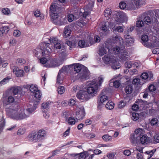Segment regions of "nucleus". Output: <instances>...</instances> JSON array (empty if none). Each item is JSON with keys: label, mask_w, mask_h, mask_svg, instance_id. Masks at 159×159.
I'll return each instance as SVG.
<instances>
[{"label": "nucleus", "mask_w": 159, "mask_h": 159, "mask_svg": "<svg viewBox=\"0 0 159 159\" xmlns=\"http://www.w3.org/2000/svg\"><path fill=\"white\" fill-rule=\"evenodd\" d=\"M120 84V82L119 80H116L113 82V86L115 88H116L119 87Z\"/></svg>", "instance_id": "obj_64"}, {"label": "nucleus", "mask_w": 159, "mask_h": 159, "mask_svg": "<svg viewBox=\"0 0 159 159\" xmlns=\"http://www.w3.org/2000/svg\"><path fill=\"white\" fill-rule=\"evenodd\" d=\"M148 89L150 92H153L156 89V87L153 84H150L148 88Z\"/></svg>", "instance_id": "obj_62"}, {"label": "nucleus", "mask_w": 159, "mask_h": 159, "mask_svg": "<svg viewBox=\"0 0 159 159\" xmlns=\"http://www.w3.org/2000/svg\"><path fill=\"white\" fill-rule=\"evenodd\" d=\"M102 138L106 142L111 141L112 139V138L111 136L108 134H105L103 135V136H102Z\"/></svg>", "instance_id": "obj_43"}, {"label": "nucleus", "mask_w": 159, "mask_h": 159, "mask_svg": "<svg viewBox=\"0 0 159 159\" xmlns=\"http://www.w3.org/2000/svg\"><path fill=\"white\" fill-rule=\"evenodd\" d=\"M112 23L110 22H106L104 23V24L102 26L101 29L104 32L106 33H109L110 30H109V28L111 29L110 27V25Z\"/></svg>", "instance_id": "obj_20"}, {"label": "nucleus", "mask_w": 159, "mask_h": 159, "mask_svg": "<svg viewBox=\"0 0 159 159\" xmlns=\"http://www.w3.org/2000/svg\"><path fill=\"white\" fill-rule=\"evenodd\" d=\"M155 15L157 18H158L159 20L157 19L155 21V22L157 24H159V9L156 10L155 11Z\"/></svg>", "instance_id": "obj_59"}, {"label": "nucleus", "mask_w": 159, "mask_h": 159, "mask_svg": "<svg viewBox=\"0 0 159 159\" xmlns=\"http://www.w3.org/2000/svg\"><path fill=\"white\" fill-rule=\"evenodd\" d=\"M52 19L53 20V22H55V20H57V19L59 15L57 13H53L52 14L50 15Z\"/></svg>", "instance_id": "obj_47"}, {"label": "nucleus", "mask_w": 159, "mask_h": 159, "mask_svg": "<svg viewBox=\"0 0 159 159\" xmlns=\"http://www.w3.org/2000/svg\"><path fill=\"white\" fill-rule=\"evenodd\" d=\"M111 13L112 12L111 9L107 8L105 10L104 14L105 17H108L111 15Z\"/></svg>", "instance_id": "obj_53"}, {"label": "nucleus", "mask_w": 159, "mask_h": 159, "mask_svg": "<svg viewBox=\"0 0 159 159\" xmlns=\"http://www.w3.org/2000/svg\"><path fill=\"white\" fill-rule=\"evenodd\" d=\"M153 75L151 72L143 73L141 75V77L142 79L147 81L152 80L153 78Z\"/></svg>", "instance_id": "obj_19"}, {"label": "nucleus", "mask_w": 159, "mask_h": 159, "mask_svg": "<svg viewBox=\"0 0 159 159\" xmlns=\"http://www.w3.org/2000/svg\"><path fill=\"white\" fill-rule=\"evenodd\" d=\"M144 23L147 25L150 24L151 20L149 16H146L143 19Z\"/></svg>", "instance_id": "obj_54"}, {"label": "nucleus", "mask_w": 159, "mask_h": 159, "mask_svg": "<svg viewBox=\"0 0 159 159\" xmlns=\"http://www.w3.org/2000/svg\"><path fill=\"white\" fill-rule=\"evenodd\" d=\"M137 137H136L134 134H132L131 135L130 137V140L131 142L133 144H136L137 142Z\"/></svg>", "instance_id": "obj_42"}, {"label": "nucleus", "mask_w": 159, "mask_h": 159, "mask_svg": "<svg viewBox=\"0 0 159 159\" xmlns=\"http://www.w3.org/2000/svg\"><path fill=\"white\" fill-rule=\"evenodd\" d=\"M75 19V16L73 14H70L68 16V20L69 22H71Z\"/></svg>", "instance_id": "obj_61"}, {"label": "nucleus", "mask_w": 159, "mask_h": 159, "mask_svg": "<svg viewBox=\"0 0 159 159\" xmlns=\"http://www.w3.org/2000/svg\"><path fill=\"white\" fill-rule=\"evenodd\" d=\"M57 91L58 94H62L65 93V88L64 86H60L57 89Z\"/></svg>", "instance_id": "obj_39"}, {"label": "nucleus", "mask_w": 159, "mask_h": 159, "mask_svg": "<svg viewBox=\"0 0 159 159\" xmlns=\"http://www.w3.org/2000/svg\"><path fill=\"white\" fill-rule=\"evenodd\" d=\"M113 43L121 44L123 43V39L120 36L116 35L113 37L111 39L108 40L105 43L106 49L102 46H100L98 54L102 57L107 52L108 54L102 58L104 63L108 66H111L114 70L118 69L120 67V64L116 60V57L113 55V48H111L112 42Z\"/></svg>", "instance_id": "obj_1"}, {"label": "nucleus", "mask_w": 159, "mask_h": 159, "mask_svg": "<svg viewBox=\"0 0 159 159\" xmlns=\"http://www.w3.org/2000/svg\"><path fill=\"white\" fill-rule=\"evenodd\" d=\"M88 156V152L85 151L80 153H77L75 155V157H78L79 159H84Z\"/></svg>", "instance_id": "obj_28"}, {"label": "nucleus", "mask_w": 159, "mask_h": 159, "mask_svg": "<svg viewBox=\"0 0 159 159\" xmlns=\"http://www.w3.org/2000/svg\"><path fill=\"white\" fill-rule=\"evenodd\" d=\"M139 114L135 112L133 113L132 114L131 119L133 120L136 121L139 119Z\"/></svg>", "instance_id": "obj_49"}, {"label": "nucleus", "mask_w": 159, "mask_h": 159, "mask_svg": "<svg viewBox=\"0 0 159 159\" xmlns=\"http://www.w3.org/2000/svg\"><path fill=\"white\" fill-rule=\"evenodd\" d=\"M50 43L54 44V48L56 49H59L58 52L62 57H65L67 55V52L66 48L62 47L61 43L58 42V39L57 38L53 37L50 39Z\"/></svg>", "instance_id": "obj_7"}, {"label": "nucleus", "mask_w": 159, "mask_h": 159, "mask_svg": "<svg viewBox=\"0 0 159 159\" xmlns=\"http://www.w3.org/2000/svg\"><path fill=\"white\" fill-rule=\"evenodd\" d=\"M125 42L126 43V45L127 46H129L134 43V38L133 37L129 38L128 40V39L127 40H125Z\"/></svg>", "instance_id": "obj_45"}, {"label": "nucleus", "mask_w": 159, "mask_h": 159, "mask_svg": "<svg viewBox=\"0 0 159 159\" xmlns=\"http://www.w3.org/2000/svg\"><path fill=\"white\" fill-rule=\"evenodd\" d=\"M140 141L142 144H147L149 142V139L146 135H143L140 137Z\"/></svg>", "instance_id": "obj_26"}, {"label": "nucleus", "mask_w": 159, "mask_h": 159, "mask_svg": "<svg viewBox=\"0 0 159 159\" xmlns=\"http://www.w3.org/2000/svg\"><path fill=\"white\" fill-rule=\"evenodd\" d=\"M68 124L70 125H74L76 122V120L73 117H70L67 120Z\"/></svg>", "instance_id": "obj_41"}, {"label": "nucleus", "mask_w": 159, "mask_h": 159, "mask_svg": "<svg viewBox=\"0 0 159 159\" xmlns=\"http://www.w3.org/2000/svg\"><path fill=\"white\" fill-rule=\"evenodd\" d=\"M144 0H128L127 3L121 2L119 4V7L121 9H124L126 7L128 9L133 10L137 7H141L145 4Z\"/></svg>", "instance_id": "obj_4"}, {"label": "nucleus", "mask_w": 159, "mask_h": 159, "mask_svg": "<svg viewBox=\"0 0 159 159\" xmlns=\"http://www.w3.org/2000/svg\"><path fill=\"white\" fill-rule=\"evenodd\" d=\"M43 112L44 117L46 119H48L50 116L49 111Z\"/></svg>", "instance_id": "obj_58"}, {"label": "nucleus", "mask_w": 159, "mask_h": 159, "mask_svg": "<svg viewBox=\"0 0 159 159\" xmlns=\"http://www.w3.org/2000/svg\"><path fill=\"white\" fill-rule=\"evenodd\" d=\"M10 79H11V78L9 77H7L4 78L0 82V86H2L7 83Z\"/></svg>", "instance_id": "obj_44"}, {"label": "nucleus", "mask_w": 159, "mask_h": 159, "mask_svg": "<svg viewBox=\"0 0 159 159\" xmlns=\"http://www.w3.org/2000/svg\"><path fill=\"white\" fill-rule=\"evenodd\" d=\"M12 71L17 77H22L24 75L23 70L21 69H19V68L16 66H14L12 68Z\"/></svg>", "instance_id": "obj_18"}, {"label": "nucleus", "mask_w": 159, "mask_h": 159, "mask_svg": "<svg viewBox=\"0 0 159 159\" xmlns=\"http://www.w3.org/2000/svg\"><path fill=\"white\" fill-rule=\"evenodd\" d=\"M113 55H116L122 61L127 60L129 57V52L124 49H120L119 47L113 48Z\"/></svg>", "instance_id": "obj_6"}, {"label": "nucleus", "mask_w": 159, "mask_h": 159, "mask_svg": "<svg viewBox=\"0 0 159 159\" xmlns=\"http://www.w3.org/2000/svg\"><path fill=\"white\" fill-rule=\"evenodd\" d=\"M11 90L13 94L14 95H16L20 92L22 90V88L21 87L18 86L13 87L11 88Z\"/></svg>", "instance_id": "obj_33"}, {"label": "nucleus", "mask_w": 159, "mask_h": 159, "mask_svg": "<svg viewBox=\"0 0 159 159\" xmlns=\"http://www.w3.org/2000/svg\"><path fill=\"white\" fill-rule=\"evenodd\" d=\"M86 87L84 88L83 90H80L77 93L76 97L80 100L83 101L87 100L90 98L89 94H88L86 90Z\"/></svg>", "instance_id": "obj_12"}, {"label": "nucleus", "mask_w": 159, "mask_h": 159, "mask_svg": "<svg viewBox=\"0 0 159 159\" xmlns=\"http://www.w3.org/2000/svg\"><path fill=\"white\" fill-rule=\"evenodd\" d=\"M111 29L113 32H117L118 33H122L124 30L123 26H116L115 24L112 23L110 25Z\"/></svg>", "instance_id": "obj_16"}, {"label": "nucleus", "mask_w": 159, "mask_h": 159, "mask_svg": "<svg viewBox=\"0 0 159 159\" xmlns=\"http://www.w3.org/2000/svg\"><path fill=\"white\" fill-rule=\"evenodd\" d=\"M99 88L97 83L92 81L89 83L88 87L87 88H86V90L88 94H89V97L91 98L96 96Z\"/></svg>", "instance_id": "obj_8"}, {"label": "nucleus", "mask_w": 159, "mask_h": 159, "mask_svg": "<svg viewBox=\"0 0 159 159\" xmlns=\"http://www.w3.org/2000/svg\"><path fill=\"white\" fill-rule=\"evenodd\" d=\"M126 102L124 101H120L118 104V107L120 108L124 107L125 105Z\"/></svg>", "instance_id": "obj_56"}, {"label": "nucleus", "mask_w": 159, "mask_h": 159, "mask_svg": "<svg viewBox=\"0 0 159 159\" xmlns=\"http://www.w3.org/2000/svg\"><path fill=\"white\" fill-rule=\"evenodd\" d=\"M94 2V0H91V1L87 5V9L89 10H91L93 6Z\"/></svg>", "instance_id": "obj_48"}, {"label": "nucleus", "mask_w": 159, "mask_h": 159, "mask_svg": "<svg viewBox=\"0 0 159 159\" xmlns=\"http://www.w3.org/2000/svg\"><path fill=\"white\" fill-rule=\"evenodd\" d=\"M34 15L36 17H40V19H42L43 18V15H41L40 11L38 10L34 11Z\"/></svg>", "instance_id": "obj_50"}, {"label": "nucleus", "mask_w": 159, "mask_h": 159, "mask_svg": "<svg viewBox=\"0 0 159 159\" xmlns=\"http://www.w3.org/2000/svg\"><path fill=\"white\" fill-rule=\"evenodd\" d=\"M144 24V21H143L142 20H139L136 21V25L137 27H141L143 26Z\"/></svg>", "instance_id": "obj_55"}, {"label": "nucleus", "mask_w": 159, "mask_h": 159, "mask_svg": "<svg viewBox=\"0 0 159 159\" xmlns=\"http://www.w3.org/2000/svg\"><path fill=\"white\" fill-rule=\"evenodd\" d=\"M15 101L14 98L11 96L7 98L6 97H4V96L2 98V102L4 106L6 108V111L7 112V108H10L11 106H15L17 105H11L8 107V105H10L11 104L13 103Z\"/></svg>", "instance_id": "obj_13"}, {"label": "nucleus", "mask_w": 159, "mask_h": 159, "mask_svg": "<svg viewBox=\"0 0 159 159\" xmlns=\"http://www.w3.org/2000/svg\"><path fill=\"white\" fill-rule=\"evenodd\" d=\"M60 75L58 77V74L57 76V83L56 85H59L61 84L63 82V81L64 78V76L65 75L63 73H61Z\"/></svg>", "instance_id": "obj_31"}, {"label": "nucleus", "mask_w": 159, "mask_h": 159, "mask_svg": "<svg viewBox=\"0 0 159 159\" xmlns=\"http://www.w3.org/2000/svg\"><path fill=\"white\" fill-rule=\"evenodd\" d=\"M9 30L10 29L8 28L7 26H5L3 27L1 30L2 33H7Z\"/></svg>", "instance_id": "obj_63"}, {"label": "nucleus", "mask_w": 159, "mask_h": 159, "mask_svg": "<svg viewBox=\"0 0 159 159\" xmlns=\"http://www.w3.org/2000/svg\"><path fill=\"white\" fill-rule=\"evenodd\" d=\"M71 31L69 26H66L64 28L63 37L65 38H67L70 35Z\"/></svg>", "instance_id": "obj_29"}, {"label": "nucleus", "mask_w": 159, "mask_h": 159, "mask_svg": "<svg viewBox=\"0 0 159 159\" xmlns=\"http://www.w3.org/2000/svg\"><path fill=\"white\" fill-rule=\"evenodd\" d=\"M84 67H86L80 64H76L74 66V71L76 73H79L82 71L84 69Z\"/></svg>", "instance_id": "obj_23"}, {"label": "nucleus", "mask_w": 159, "mask_h": 159, "mask_svg": "<svg viewBox=\"0 0 159 159\" xmlns=\"http://www.w3.org/2000/svg\"><path fill=\"white\" fill-rule=\"evenodd\" d=\"M33 94L35 98L38 99L39 101L41 100L42 98V94L39 90H38L35 91Z\"/></svg>", "instance_id": "obj_35"}, {"label": "nucleus", "mask_w": 159, "mask_h": 159, "mask_svg": "<svg viewBox=\"0 0 159 159\" xmlns=\"http://www.w3.org/2000/svg\"><path fill=\"white\" fill-rule=\"evenodd\" d=\"M77 42L76 40H73L72 41H67L66 42V44L70 48H72L75 46Z\"/></svg>", "instance_id": "obj_36"}, {"label": "nucleus", "mask_w": 159, "mask_h": 159, "mask_svg": "<svg viewBox=\"0 0 159 159\" xmlns=\"http://www.w3.org/2000/svg\"><path fill=\"white\" fill-rule=\"evenodd\" d=\"M141 38L142 43L146 47L154 48L159 46V41H157L155 36L149 40L148 35H144L142 36Z\"/></svg>", "instance_id": "obj_5"}, {"label": "nucleus", "mask_w": 159, "mask_h": 159, "mask_svg": "<svg viewBox=\"0 0 159 159\" xmlns=\"http://www.w3.org/2000/svg\"><path fill=\"white\" fill-rule=\"evenodd\" d=\"M50 33H45L43 39V42L40 45V48L33 51V54L42 64H45L50 59Z\"/></svg>", "instance_id": "obj_2"}, {"label": "nucleus", "mask_w": 159, "mask_h": 159, "mask_svg": "<svg viewBox=\"0 0 159 159\" xmlns=\"http://www.w3.org/2000/svg\"><path fill=\"white\" fill-rule=\"evenodd\" d=\"M5 125V120L2 117L0 119V133L2 131Z\"/></svg>", "instance_id": "obj_38"}, {"label": "nucleus", "mask_w": 159, "mask_h": 159, "mask_svg": "<svg viewBox=\"0 0 159 159\" xmlns=\"http://www.w3.org/2000/svg\"><path fill=\"white\" fill-rule=\"evenodd\" d=\"M104 80V78L102 76H101L98 78V81L94 80H93V82L96 83L97 84L98 86V87L99 88L101 86L102 83L103 82Z\"/></svg>", "instance_id": "obj_37"}, {"label": "nucleus", "mask_w": 159, "mask_h": 159, "mask_svg": "<svg viewBox=\"0 0 159 159\" xmlns=\"http://www.w3.org/2000/svg\"><path fill=\"white\" fill-rule=\"evenodd\" d=\"M25 132V130L23 128H20L17 132V134L18 135H20L23 134Z\"/></svg>", "instance_id": "obj_60"}, {"label": "nucleus", "mask_w": 159, "mask_h": 159, "mask_svg": "<svg viewBox=\"0 0 159 159\" xmlns=\"http://www.w3.org/2000/svg\"><path fill=\"white\" fill-rule=\"evenodd\" d=\"M30 90L31 93H34L39 89L37 85L32 84L30 86Z\"/></svg>", "instance_id": "obj_40"}, {"label": "nucleus", "mask_w": 159, "mask_h": 159, "mask_svg": "<svg viewBox=\"0 0 159 159\" xmlns=\"http://www.w3.org/2000/svg\"><path fill=\"white\" fill-rule=\"evenodd\" d=\"M63 66L61 69L60 70L58 73V77L60 75L61 73L62 74L63 73L64 75H65L66 73H67L70 69V67L72 66Z\"/></svg>", "instance_id": "obj_24"}, {"label": "nucleus", "mask_w": 159, "mask_h": 159, "mask_svg": "<svg viewBox=\"0 0 159 159\" xmlns=\"http://www.w3.org/2000/svg\"><path fill=\"white\" fill-rule=\"evenodd\" d=\"M27 139L30 141L40 142L38 134L35 132H32L29 134L27 137Z\"/></svg>", "instance_id": "obj_17"}, {"label": "nucleus", "mask_w": 159, "mask_h": 159, "mask_svg": "<svg viewBox=\"0 0 159 159\" xmlns=\"http://www.w3.org/2000/svg\"><path fill=\"white\" fill-rule=\"evenodd\" d=\"M77 110L76 112V119L81 120L84 117L85 115V113L84 108L83 106H77Z\"/></svg>", "instance_id": "obj_14"}, {"label": "nucleus", "mask_w": 159, "mask_h": 159, "mask_svg": "<svg viewBox=\"0 0 159 159\" xmlns=\"http://www.w3.org/2000/svg\"><path fill=\"white\" fill-rule=\"evenodd\" d=\"M89 72L87 67H84L80 73L75 76V79L81 81H83L88 79L89 78Z\"/></svg>", "instance_id": "obj_10"}, {"label": "nucleus", "mask_w": 159, "mask_h": 159, "mask_svg": "<svg viewBox=\"0 0 159 159\" xmlns=\"http://www.w3.org/2000/svg\"><path fill=\"white\" fill-rule=\"evenodd\" d=\"M133 90V87L131 85L127 86L125 88V92L128 94L131 93Z\"/></svg>", "instance_id": "obj_46"}, {"label": "nucleus", "mask_w": 159, "mask_h": 159, "mask_svg": "<svg viewBox=\"0 0 159 159\" xmlns=\"http://www.w3.org/2000/svg\"><path fill=\"white\" fill-rule=\"evenodd\" d=\"M50 103L49 101L45 102L42 104V110L43 111H49Z\"/></svg>", "instance_id": "obj_27"}, {"label": "nucleus", "mask_w": 159, "mask_h": 159, "mask_svg": "<svg viewBox=\"0 0 159 159\" xmlns=\"http://www.w3.org/2000/svg\"><path fill=\"white\" fill-rule=\"evenodd\" d=\"M113 13L115 20L119 24L126 21L127 19L126 14L122 11H116Z\"/></svg>", "instance_id": "obj_9"}, {"label": "nucleus", "mask_w": 159, "mask_h": 159, "mask_svg": "<svg viewBox=\"0 0 159 159\" xmlns=\"http://www.w3.org/2000/svg\"><path fill=\"white\" fill-rule=\"evenodd\" d=\"M37 107L36 104H34L31 107L25 110L24 108L18 105L11 106L7 109V114L10 118L16 120H21L28 117L34 113Z\"/></svg>", "instance_id": "obj_3"}, {"label": "nucleus", "mask_w": 159, "mask_h": 159, "mask_svg": "<svg viewBox=\"0 0 159 159\" xmlns=\"http://www.w3.org/2000/svg\"><path fill=\"white\" fill-rule=\"evenodd\" d=\"M136 103L138 106L139 109H143L145 106L146 102L141 99H138L136 101Z\"/></svg>", "instance_id": "obj_32"}, {"label": "nucleus", "mask_w": 159, "mask_h": 159, "mask_svg": "<svg viewBox=\"0 0 159 159\" xmlns=\"http://www.w3.org/2000/svg\"><path fill=\"white\" fill-rule=\"evenodd\" d=\"M82 37L84 39H86L87 38V40L86 39L80 40L78 43V46L81 48H85L89 46L91 40L92 38L89 35L83 33L82 35Z\"/></svg>", "instance_id": "obj_11"}, {"label": "nucleus", "mask_w": 159, "mask_h": 159, "mask_svg": "<svg viewBox=\"0 0 159 159\" xmlns=\"http://www.w3.org/2000/svg\"><path fill=\"white\" fill-rule=\"evenodd\" d=\"M135 134L136 135L137 137H140L144 134L145 131L143 129L139 128L135 129Z\"/></svg>", "instance_id": "obj_25"}, {"label": "nucleus", "mask_w": 159, "mask_h": 159, "mask_svg": "<svg viewBox=\"0 0 159 159\" xmlns=\"http://www.w3.org/2000/svg\"><path fill=\"white\" fill-rule=\"evenodd\" d=\"M85 86L84 85H75L72 88V90L74 92H76L77 91H80V90H83Z\"/></svg>", "instance_id": "obj_30"}, {"label": "nucleus", "mask_w": 159, "mask_h": 159, "mask_svg": "<svg viewBox=\"0 0 159 159\" xmlns=\"http://www.w3.org/2000/svg\"><path fill=\"white\" fill-rule=\"evenodd\" d=\"M108 98L106 95L101 94L98 98V102L99 104H102L108 100Z\"/></svg>", "instance_id": "obj_22"}, {"label": "nucleus", "mask_w": 159, "mask_h": 159, "mask_svg": "<svg viewBox=\"0 0 159 159\" xmlns=\"http://www.w3.org/2000/svg\"><path fill=\"white\" fill-rule=\"evenodd\" d=\"M114 103L112 101H110L107 103L105 107L107 109L111 110L114 108Z\"/></svg>", "instance_id": "obj_34"}, {"label": "nucleus", "mask_w": 159, "mask_h": 159, "mask_svg": "<svg viewBox=\"0 0 159 159\" xmlns=\"http://www.w3.org/2000/svg\"><path fill=\"white\" fill-rule=\"evenodd\" d=\"M140 80L138 78L134 79L133 81V84L135 85H141V83L140 82Z\"/></svg>", "instance_id": "obj_57"}, {"label": "nucleus", "mask_w": 159, "mask_h": 159, "mask_svg": "<svg viewBox=\"0 0 159 159\" xmlns=\"http://www.w3.org/2000/svg\"><path fill=\"white\" fill-rule=\"evenodd\" d=\"M54 1L51 5L50 7V11H55L58 10L60 8V5H59V2L63 3L64 2L65 0H58Z\"/></svg>", "instance_id": "obj_15"}, {"label": "nucleus", "mask_w": 159, "mask_h": 159, "mask_svg": "<svg viewBox=\"0 0 159 159\" xmlns=\"http://www.w3.org/2000/svg\"><path fill=\"white\" fill-rule=\"evenodd\" d=\"M156 150V149H153L151 151L146 152L145 153L148 155V159L150 158L153 156Z\"/></svg>", "instance_id": "obj_51"}, {"label": "nucleus", "mask_w": 159, "mask_h": 159, "mask_svg": "<svg viewBox=\"0 0 159 159\" xmlns=\"http://www.w3.org/2000/svg\"><path fill=\"white\" fill-rule=\"evenodd\" d=\"M37 134L38 135L40 141L43 139L46 136L47 134V132L43 129H40L39 130Z\"/></svg>", "instance_id": "obj_21"}, {"label": "nucleus", "mask_w": 159, "mask_h": 159, "mask_svg": "<svg viewBox=\"0 0 159 159\" xmlns=\"http://www.w3.org/2000/svg\"><path fill=\"white\" fill-rule=\"evenodd\" d=\"M154 143H159V133H156L154 136Z\"/></svg>", "instance_id": "obj_52"}]
</instances>
